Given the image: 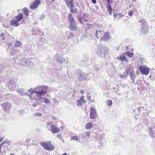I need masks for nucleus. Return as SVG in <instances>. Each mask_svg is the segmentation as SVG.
I'll list each match as a JSON object with an SVG mask.
<instances>
[{"label":"nucleus","instance_id":"f257e3e1","mask_svg":"<svg viewBox=\"0 0 155 155\" xmlns=\"http://www.w3.org/2000/svg\"><path fill=\"white\" fill-rule=\"evenodd\" d=\"M48 89V87L47 86L42 85L35 87L34 89L31 88L28 89V92L30 93L32 95L34 93H35L37 96H44L47 92Z\"/></svg>","mask_w":155,"mask_h":155},{"label":"nucleus","instance_id":"f03ea898","mask_svg":"<svg viewBox=\"0 0 155 155\" xmlns=\"http://www.w3.org/2000/svg\"><path fill=\"white\" fill-rule=\"evenodd\" d=\"M138 22L140 23V32L143 35L147 33L149 31V28L147 22L144 19H139Z\"/></svg>","mask_w":155,"mask_h":155},{"label":"nucleus","instance_id":"7ed1b4c3","mask_svg":"<svg viewBox=\"0 0 155 155\" xmlns=\"http://www.w3.org/2000/svg\"><path fill=\"white\" fill-rule=\"evenodd\" d=\"M108 48L107 47L102 46L100 48L97 49L96 51V53L98 56L102 57V54H103L104 58L106 54H108Z\"/></svg>","mask_w":155,"mask_h":155},{"label":"nucleus","instance_id":"20e7f679","mask_svg":"<svg viewBox=\"0 0 155 155\" xmlns=\"http://www.w3.org/2000/svg\"><path fill=\"white\" fill-rule=\"evenodd\" d=\"M76 73L79 81H82L86 80L88 75L87 73L83 72L81 70L78 69Z\"/></svg>","mask_w":155,"mask_h":155},{"label":"nucleus","instance_id":"39448f33","mask_svg":"<svg viewBox=\"0 0 155 155\" xmlns=\"http://www.w3.org/2000/svg\"><path fill=\"white\" fill-rule=\"evenodd\" d=\"M41 145L46 150L52 151L54 149V145L49 141L47 142H41Z\"/></svg>","mask_w":155,"mask_h":155},{"label":"nucleus","instance_id":"423d86ee","mask_svg":"<svg viewBox=\"0 0 155 155\" xmlns=\"http://www.w3.org/2000/svg\"><path fill=\"white\" fill-rule=\"evenodd\" d=\"M142 74L148 75L150 71V68L145 65L139 66L138 68Z\"/></svg>","mask_w":155,"mask_h":155},{"label":"nucleus","instance_id":"0eeeda50","mask_svg":"<svg viewBox=\"0 0 155 155\" xmlns=\"http://www.w3.org/2000/svg\"><path fill=\"white\" fill-rule=\"evenodd\" d=\"M66 2L67 6L70 9L71 12L74 14V5L73 3L74 0H63Z\"/></svg>","mask_w":155,"mask_h":155},{"label":"nucleus","instance_id":"6e6552de","mask_svg":"<svg viewBox=\"0 0 155 155\" xmlns=\"http://www.w3.org/2000/svg\"><path fill=\"white\" fill-rule=\"evenodd\" d=\"M8 88L9 89L12 91H14L16 87V83L14 79H10L8 82Z\"/></svg>","mask_w":155,"mask_h":155},{"label":"nucleus","instance_id":"1a4fd4ad","mask_svg":"<svg viewBox=\"0 0 155 155\" xmlns=\"http://www.w3.org/2000/svg\"><path fill=\"white\" fill-rule=\"evenodd\" d=\"M90 117L91 119L96 118L97 117V113L95 108L91 107L90 108Z\"/></svg>","mask_w":155,"mask_h":155},{"label":"nucleus","instance_id":"9d476101","mask_svg":"<svg viewBox=\"0 0 155 155\" xmlns=\"http://www.w3.org/2000/svg\"><path fill=\"white\" fill-rule=\"evenodd\" d=\"M41 2L40 0H35L30 5V8L32 10L36 9Z\"/></svg>","mask_w":155,"mask_h":155},{"label":"nucleus","instance_id":"9b49d317","mask_svg":"<svg viewBox=\"0 0 155 155\" xmlns=\"http://www.w3.org/2000/svg\"><path fill=\"white\" fill-rule=\"evenodd\" d=\"M47 129L50 131L53 134H55L59 133L60 131V129L58 127H56L54 125H52L51 126V129H50L47 127Z\"/></svg>","mask_w":155,"mask_h":155},{"label":"nucleus","instance_id":"f8f14e48","mask_svg":"<svg viewBox=\"0 0 155 155\" xmlns=\"http://www.w3.org/2000/svg\"><path fill=\"white\" fill-rule=\"evenodd\" d=\"M3 110L5 111L8 112L11 108V105L8 103L6 102L2 104L1 105Z\"/></svg>","mask_w":155,"mask_h":155},{"label":"nucleus","instance_id":"ddd939ff","mask_svg":"<svg viewBox=\"0 0 155 155\" xmlns=\"http://www.w3.org/2000/svg\"><path fill=\"white\" fill-rule=\"evenodd\" d=\"M21 61L20 62L21 64L25 66H27L31 64V61L25 58L21 59Z\"/></svg>","mask_w":155,"mask_h":155},{"label":"nucleus","instance_id":"4468645a","mask_svg":"<svg viewBox=\"0 0 155 155\" xmlns=\"http://www.w3.org/2000/svg\"><path fill=\"white\" fill-rule=\"evenodd\" d=\"M55 57L56 61L60 63H62L64 61H65V58L62 56L61 55L59 54H56L55 55Z\"/></svg>","mask_w":155,"mask_h":155},{"label":"nucleus","instance_id":"2eb2a0df","mask_svg":"<svg viewBox=\"0 0 155 155\" xmlns=\"http://www.w3.org/2000/svg\"><path fill=\"white\" fill-rule=\"evenodd\" d=\"M128 48L129 47L128 46L126 47L125 49V51L126 52L123 53V54L125 55H127L128 57L131 58L133 57L134 53L133 52H130V50L128 49Z\"/></svg>","mask_w":155,"mask_h":155},{"label":"nucleus","instance_id":"dca6fc26","mask_svg":"<svg viewBox=\"0 0 155 155\" xmlns=\"http://www.w3.org/2000/svg\"><path fill=\"white\" fill-rule=\"evenodd\" d=\"M110 38V35L109 33L107 32H105L104 33V36L101 37L100 40L101 41H108L109 39Z\"/></svg>","mask_w":155,"mask_h":155},{"label":"nucleus","instance_id":"f3484780","mask_svg":"<svg viewBox=\"0 0 155 155\" xmlns=\"http://www.w3.org/2000/svg\"><path fill=\"white\" fill-rule=\"evenodd\" d=\"M77 23L75 22L69 23V29L72 31H75L77 30V28L76 27Z\"/></svg>","mask_w":155,"mask_h":155},{"label":"nucleus","instance_id":"a211bd4d","mask_svg":"<svg viewBox=\"0 0 155 155\" xmlns=\"http://www.w3.org/2000/svg\"><path fill=\"white\" fill-rule=\"evenodd\" d=\"M18 21L16 20L15 19H12L10 21L11 24L12 26L15 27H17L19 25L20 23Z\"/></svg>","mask_w":155,"mask_h":155},{"label":"nucleus","instance_id":"6ab92c4d","mask_svg":"<svg viewBox=\"0 0 155 155\" xmlns=\"http://www.w3.org/2000/svg\"><path fill=\"white\" fill-rule=\"evenodd\" d=\"M147 131L148 134L151 138H153L155 136L154 134V130H153V129L151 127H148Z\"/></svg>","mask_w":155,"mask_h":155},{"label":"nucleus","instance_id":"aec40b11","mask_svg":"<svg viewBox=\"0 0 155 155\" xmlns=\"http://www.w3.org/2000/svg\"><path fill=\"white\" fill-rule=\"evenodd\" d=\"M117 59L122 61H125L126 62H129V60L127 58L123 55H121L119 57H117Z\"/></svg>","mask_w":155,"mask_h":155},{"label":"nucleus","instance_id":"412c9836","mask_svg":"<svg viewBox=\"0 0 155 155\" xmlns=\"http://www.w3.org/2000/svg\"><path fill=\"white\" fill-rule=\"evenodd\" d=\"M18 92L20 95L25 96H29L30 97L31 95L28 94L26 92H24L22 89H19L18 91Z\"/></svg>","mask_w":155,"mask_h":155},{"label":"nucleus","instance_id":"4be33fe9","mask_svg":"<svg viewBox=\"0 0 155 155\" xmlns=\"http://www.w3.org/2000/svg\"><path fill=\"white\" fill-rule=\"evenodd\" d=\"M68 16L69 20V23L75 22L73 15L71 13H69Z\"/></svg>","mask_w":155,"mask_h":155},{"label":"nucleus","instance_id":"5701e85b","mask_svg":"<svg viewBox=\"0 0 155 155\" xmlns=\"http://www.w3.org/2000/svg\"><path fill=\"white\" fill-rule=\"evenodd\" d=\"M23 15L21 13H20L18 14L16 16H15V18L16 20L19 22L23 18Z\"/></svg>","mask_w":155,"mask_h":155},{"label":"nucleus","instance_id":"b1692460","mask_svg":"<svg viewBox=\"0 0 155 155\" xmlns=\"http://www.w3.org/2000/svg\"><path fill=\"white\" fill-rule=\"evenodd\" d=\"M85 128L87 130H90L91 129L93 126L92 122H88L85 125Z\"/></svg>","mask_w":155,"mask_h":155},{"label":"nucleus","instance_id":"393cba45","mask_svg":"<svg viewBox=\"0 0 155 155\" xmlns=\"http://www.w3.org/2000/svg\"><path fill=\"white\" fill-rule=\"evenodd\" d=\"M41 96H37V98L34 97V99L36 101H40L41 103H42L44 101V97H42Z\"/></svg>","mask_w":155,"mask_h":155},{"label":"nucleus","instance_id":"a878e982","mask_svg":"<svg viewBox=\"0 0 155 155\" xmlns=\"http://www.w3.org/2000/svg\"><path fill=\"white\" fill-rule=\"evenodd\" d=\"M129 75L131 79H135L136 77L135 74V73L134 71L130 72V73Z\"/></svg>","mask_w":155,"mask_h":155},{"label":"nucleus","instance_id":"bb28decb","mask_svg":"<svg viewBox=\"0 0 155 155\" xmlns=\"http://www.w3.org/2000/svg\"><path fill=\"white\" fill-rule=\"evenodd\" d=\"M22 45V43L19 41L16 40L15 42V47H19Z\"/></svg>","mask_w":155,"mask_h":155},{"label":"nucleus","instance_id":"cd10ccee","mask_svg":"<svg viewBox=\"0 0 155 155\" xmlns=\"http://www.w3.org/2000/svg\"><path fill=\"white\" fill-rule=\"evenodd\" d=\"M23 11L24 13L26 16H27L29 15V12L27 8H24L23 9Z\"/></svg>","mask_w":155,"mask_h":155},{"label":"nucleus","instance_id":"c85d7f7f","mask_svg":"<svg viewBox=\"0 0 155 155\" xmlns=\"http://www.w3.org/2000/svg\"><path fill=\"white\" fill-rule=\"evenodd\" d=\"M125 71L127 72V73L128 74L129 73L130 74V72H131V67H126V69H125Z\"/></svg>","mask_w":155,"mask_h":155},{"label":"nucleus","instance_id":"c756f323","mask_svg":"<svg viewBox=\"0 0 155 155\" xmlns=\"http://www.w3.org/2000/svg\"><path fill=\"white\" fill-rule=\"evenodd\" d=\"M107 10L108 12L112 11V8L110 4H108L107 5Z\"/></svg>","mask_w":155,"mask_h":155},{"label":"nucleus","instance_id":"7c9ffc66","mask_svg":"<svg viewBox=\"0 0 155 155\" xmlns=\"http://www.w3.org/2000/svg\"><path fill=\"white\" fill-rule=\"evenodd\" d=\"M71 140L78 141V138L77 136H73L71 137Z\"/></svg>","mask_w":155,"mask_h":155},{"label":"nucleus","instance_id":"2f4dec72","mask_svg":"<svg viewBox=\"0 0 155 155\" xmlns=\"http://www.w3.org/2000/svg\"><path fill=\"white\" fill-rule=\"evenodd\" d=\"M57 138H58L60 140H62L63 142L64 143V140L63 139L62 137V135L61 134H58L57 135Z\"/></svg>","mask_w":155,"mask_h":155},{"label":"nucleus","instance_id":"473e14b6","mask_svg":"<svg viewBox=\"0 0 155 155\" xmlns=\"http://www.w3.org/2000/svg\"><path fill=\"white\" fill-rule=\"evenodd\" d=\"M102 32V31L98 30V29L96 30L95 32V35L97 38H99V37L98 36V35H99Z\"/></svg>","mask_w":155,"mask_h":155},{"label":"nucleus","instance_id":"72a5a7b5","mask_svg":"<svg viewBox=\"0 0 155 155\" xmlns=\"http://www.w3.org/2000/svg\"><path fill=\"white\" fill-rule=\"evenodd\" d=\"M42 113L37 112V113H35L34 114L33 116H35V117H40L42 116Z\"/></svg>","mask_w":155,"mask_h":155},{"label":"nucleus","instance_id":"f704fd0d","mask_svg":"<svg viewBox=\"0 0 155 155\" xmlns=\"http://www.w3.org/2000/svg\"><path fill=\"white\" fill-rule=\"evenodd\" d=\"M87 14L86 13H84L83 15L82 19L84 20V21L86 22L87 21V19L86 17L87 16Z\"/></svg>","mask_w":155,"mask_h":155},{"label":"nucleus","instance_id":"c9c22d12","mask_svg":"<svg viewBox=\"0 0 155 155\" xmlns=\"http://www.w3.org/2000/svg\"><path fill=\"white\" fill-rule=\"evenodd\" d=\"M15 50L13 48L10 51V54L11 55H14L15 54Z\"/></svg>","mask_w":155,"mask_h":155},{"label":"nucleus","instance_id":"e433bc0d","mask_svg":"<svg viewBox=\"0 0 155 155\" xmlns=\"http://www.w3.org/2000/svg\"><path fill=\"white\" fill-rule=\"evenodd\" d=\"M0 37L2 38V40H4L5 39V35L4 33H2L0 34Z\"/></svg>","mask_w":155,"mask_h":155},{"label":"nucleus","instance_id":"4c0bfd02","mask_svg":"<svg viewBox=\"0 0 155 155\" xmlns=\"http://www.w3.org/2000/svg\"><path fill=\"white\" fill-rule=\"evenodd\" d=\"M44 102L46 104H48L49 103H50V101L48 98L44 97Z\"/></svg>","mask_w":155,"mask_h":155},{"label":"nucleus","instance_id":"58836bf2","mask_svg":"<svg viewBox=\"0 0 155 155\" xmlns=\"http://www.w3.org/2000/svg\"><path fill=\"white\" fill-rule=\"evenodd\" d=\"M85 134L87 137H88V138L90 137V132L88 131L85 133Z\"/></svg>","mask_w":155,"mask_h":155},{"label":"nucleus","instance_id":"ea45409f","mask_svg":"<svg viewBox=\"0 0 155 155\" xmlns=\"http://www.w3.org/2000/svg\"><path fill=\"white\" fill-rule=\"evenodd\" d=\"M81 105V101L79 100H77V105L78 106L80 107Z\"/></svg>","mask_w":155,"mask_h":155},{"label":"nucleus","instance_id":"a19ab883","mask_svg":"<svg viewBox=\"0 0 155 155\" xmlns=\"http://www.w3.org/2000/svg\"><path fill=\"white\" fill-rule=\"evenodd\" d=\"M74 35L72 32H71L69 35V36L68 37V39L72 38H73Z\"/></svg>","mask_w":155,"mask_h":155},{"label":"nucleus","instance_id":"79ce46f5","mask_svg":"<svg viewBox=\"0 0 155 155\" xmlns=\"http://www.w3.org/2000/svg\"><path fill=\"white\" fill-rule=\"evenodd\" d=\"M112 104V101L111 100H109L107 101V104L109 106H111Z\"/></svg>","mask_w":155,"mask_h":155},{"label":"nucleus","instance_id":"37998d69","mask_svg":"<svg viewBox=\"0 0 155 155\" xmlns=\"http://www.w3.org/2000/svg\"><path fill=\"white\" fill-rule=\"evenodd\" d=\"M18 112L21 114V115L25 113V111L23 109H21L18 111Z\"/></svg>","mask_w":155,"mask_h":155},{"label":"nucleus","instance_id":"c03bdc74","mask_svg":"<svg viewBox=\"0 0 155 155\" xmlns=\"http://www.w3.org/2000/svg\"><path fill=\"white\" fill-rule=\"evenodd\" d=\"M123 74V75H124V76L125 75L126 76L125 77V78H126L128 76V74L127 73V72L126 71H124V72Z\"/></svg>","mask_w":155,"mask_h":155},{"label":"nucleus","instance_id":"a18cd8bd","mask_svg":"<svg viewBox=\"0 0 155 155\" xmlns=\"http://www.w3.org/2000/svg\"><path fill=\"white\" fill-rule=\"evenodd\" d=\"M80 136L81 137V138L83 139H84L85 138V137L84 135V134H80Z\"/></svg>","mask_w":155,"mask_h":155},{"label":"nucleus","instance_id":"49530a36","mask_svg":"<svg viewBox=\"0 0 155 155\" xmlns=\"http://www.w3.org/2000/svg\"><path fill=\"white\" fill-rule=\"evenodd\" d=\"M128 15L130 16H132L133 15V12L132 11H131L129 12Z\"/></svg>","mask_w":155,"mask_h":155},{"label":"nucleus","instance_id":"de8ad7c7","mask_svg":"<svg viewBox=\"0 0 155 155\" xmlns=\"http://www.w3.org/2000/svg\"><path fill=\"white\" fill-rule=\"evenodd\" d=\"M78 20L80 22L81 24H82V19L81 17H78Z\"/></svg>","mask_w":155,"mask_h":155},{"label":"nucleus","instance_id":"09e8293b","mask_svg":"<svg viewBox=\"0 0 155 155\" xmlns=\"http://www.w3.org/2000/svg\"><path fill=\"white\" fill-rule=\"evenodd\" d=\"M80 100L82 102H83L84 103V102L85 101L84 100V97L83 96H82L80 98Z\"/></svg>","mask_w":155,"mask_h":155},{"label":"nucleus","instance_id":"8fccbe9b","mask_svg":"<svg viewBox=\"0 0 155 155\" xmlns=\"http://www.w3.org/2000/svg\"><path fill=\"white\" fill-rule=\"evenodd\" d=\"M3 142H5V143H7L9 145H10V143L9 142V140H6Z\"/></svg>","mask_w":155,"mask_h":155},{"label":"nucleus","instance_id":"3c124183","mask_svg":"<svg viewBox=\"0 0 155 155\" xmlns=\"http://www.w3.org/2000/svg\"><path fill=\"white\" fill-rule=\"evenodd\" d=\"M37 105H38V104H37V103H35L34 104H32L31 105L34 107H35L37 106Z\"/></svg>","mask_w":155,"mask_h":155},{"label":"nucleus","instance_id":"603ef678","mask_svg":"<svg viewBox=\"0 0 155 155\" xmlns=\"http://www.w3.org/2000/svg\"><path fill=\"white\" fill-rule=\"evenodd\" d=\"M89 95V93H88L87 94V98L88 100L89 101L90 100V99L91 98V96H88Z\"/></svg>","mask_w":155,"mask_h":155},{"label":"nucleus","instance_id":"864d4df0","mask_svg":"<svg viewBox=\"0 0 155 155\" xmlns=\"http://www.w3.org/2000/svg\"><path fill=\"white\" fill-rule=\"evenodd\" d=\"M119 76L121 78H125V77L126 76L125 75L124 76L122 74H120Z\"/></svg>","mask_w":155,"mask_h":155},{"label":"nucleus","instance_id":"5fc2aeb1","mask_svg":"<svg viewBox=\"0 0 155 155\" xmlns=\"http://www.w3.org/2000/svg\"><path fill=\"white\" fill-rule=\"evenodd\" d=\"M5 142H4L3 141L0 144V147L2 148V146L5 144Z\"/></svg>","mask_w":155,"mask_h":155},{"label":"nucleus","instance_id":"6e6d98bb","mask_svg":"<svg viewBox=\"0 0 155 155\" xmlns=\"http://www.w3.org/2000/svg\"><path fill=\"white\" fill-rule=\"evenodd\" d=\"M51 124V123L48 122L47 124V126H50Z\"/></svg>","mask_w":155,"mask_h":155},{"label":"nucleus","instance_id":"4d7b16f0","mask_svg":"<svg viewBox=\"0 0 155 155\" xmlns=\"http://www.w3.org/2000/svg\"><path fill=\"white\" fill-rule=\"evenodd\" d=\"M92 2L94 4H95L96 3V0H91Z\"/></svg>","mask_w":155,"mask_h":155},{"label":"nucleus","instance_id":"13d9d810","mask_svg":"<svg viewBox=\"0 0 155 155\" xmlns=\"http://www.w3.org/2000/svg\"><path fill=\"white\" fill-rule=\"evenodd\" d=\"M4 138V137H1V138H0V142H1L3 140Z\"/></svg>","mask_w":155,"mask_h":155},{"label":"nucleus","instance_id":"bf43d9fd","mask_svg":"<svg viewBox=\"0 0 155 155\" xmlns=\"http://www.w3.org/2000/svg\"><path fill=\"white\" fill-rule=\"evenodd\" d=\"M143 107H139L138 108H137V110L138 111H140L141 110V108H142Z\"/></svg>","mask_w":155,"mask_h":155},{"label":"nucleus","instance_id":"052dcab7","mask_svg":"<svg viewBox=\"0 0 155 155\" xmlns=\"http://www.w3.org/2000/svg\"><path fill=\"white\" fill-rule=\"evenodd\" d=\"M135 79H131V81H132L131 83H134L135 84V83H134V82H135Z\"/></svg>","mask_w":155,"mask_h":155},{"label":"nucleus","instance_id":"680f3d73","mask_svg":"<svg viewBox=\"0 0 155 155\" xmlns=\"http://www.w3.org/2000/svg\"><path fill=\"white\" fill-rule=\"evenodd\" d=\"M95 71H98L99 70V68L97 67V68H96L95 69Z\"/></svg>","mask_w":155,"mask_h":155},{"label":"nucleus","instance_id":"e2e57ef3","mask_svg":"<svg viewBox=\"0 0 155 155\" xmlns=\"http://www.w3.org/2000/svg\"><path fill=\"white\" fill-rule=\"evenodd\" d=\"M80 92L82 94H84V92L83 91V90H81L80 91Z\"/></svg>","mask_w":155,"mask_h":155},{"label":"nucleus","instance_id":"0e129e2a","mask_svg":"<svg viewBox=\"0 0 155 155\" xmlns=\"http://www.w3.org/2000/svg\"><path fill=\"white\" fill-rule=\"evenodd\" d=\"M120 15V14H115L114 15V16L115 17V18H116V15Z\"/></svg>","mask_w":155,"mask_h":155},{"label":"nucleus","instance_id":"69168bd1","mask_svg":"<svg viewBox=\"0 0 155 155\" xmlns=\"http://www.w3.org/2000/svg\"><path fill=\"white\" fill-rule=\"evenodd\" d=\"M8 45L9 46L12 47V44L11 43H9Z\"/></svg>","mask_w":155,"mask_h":155},{"label":"nucleus","instance_id":"338daca9","mask_svg":"<svg viewBox=\"0 0 155 155\" xmlns=\"http://www.w3.org/2000/svg\"><path fill=\"white\" fill-rule=\"evenodd\" d=\"M44 15H41V18H44Z\"/></svg>","mask_w":155,"mask_h":155},{"label":"nucleus","instance_id":"774afa93","mask_svg":"<svg viewBox=\"0 0 155 155\" xmlns=\"http://www.w3.org/2000/svg\"><path fill=\"white\" fill-rule=\"evenodd\" d=\"M97 64H95V65H94V69L96 68H97Z\"/></svg>","mask_w":155,"mask_h":155}]
</instances>
